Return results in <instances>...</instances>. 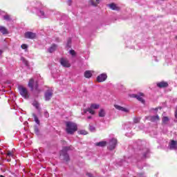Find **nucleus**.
<instances>
[{
	"label": "nucleus",
	"mask_w": 177,
	"mask_h": 177,
	"mask_svg": "<svg viewBox=\"0 0 177 177\" xmlns=\"http://www.w3.org/2000/svg\"><path fill=\"white\" fill-rule=\"evenodd\" d=\"M133 150L134 151L133 156H125L124 160H120L119 165L120 167H128V164H137L139 167V162L149 158L150 157V149L146 148V142L145 140H138L133 145Z\"/></svg>",
	"instance_id": "f257e3e1"
},
{
	"label": "nucleus",
	"mask_w": 177,
	"mask_h": 177,
	"mask_svg": "<svg viewBox=\"0 0 177 177\" xmlns=\"http://www.w3.org/2000/svg\"><path fill=\"white\" fill-rule=\"evenodd\" d=\"M27 9L32 13L37 15V16L41 19H46L47 17H49V15L46 12L48 9L45 6H43L41 2L32 1L30 3V6H28Z\"/></svg>",
	"instance_id": "f03ea898"
},
{
	"label": "nucleus",
	"mask_w": 177,
	"mask_h": 177,
	"mask_svg": "<svg viewBox=\"0 0 177 177\" xmlns=\"http://www.w3.org/2000/svg\"><path fill=\"white\" fill-rule=\"evenodd\" d=\"M66 124V133L69 135H73L74 132H76V131L78 129V127H77V123L71 121H67L65 122Z\"/></svg>",
	"instance_id": "7ed1b4c3"
},
{
	"label": "nucleus",
	"mask_w": 177,
	"mask_h": 177,
	"mask_svg": "<svg viewBox=\"0 0 177 177\" xmlns=\"http://www.w3.org/2000/svg\"><path fill=\"white\" fill-rule=\"evenodd\" d=\"M68 150H73V147H64L59 153L60 157L64 161H70V156L67 153Z\"/></svg>",
	"instance_id": "20e7f679"
},
{
	"label": "nucleus",
	"mask_w": 177,
	"mask_h": 177,
	"mask_svg": "<svg viewBox=\"0 0 177 177\" xmlns=\"http://www.w3.org/2000/svg\"><path fill=\"white\" fill-rule=\"evenodd\" d=\"M99 107H100V105L97 104H92L91 105L90 108H88L86 109H84V113L86 114V113H89L90 114H95V111L93 110V109H94L95 110H97V109H99Z\"/></svg>",
	"instance_id": "39448f33"
},
{
	"label": "nucleus",
	"mask_w": 177,
	"mask_h": 177,
	"mask_svg": "<svg viewBox=\"0 0 177 177\" xmlns=\"http://www.w3.org/2000/svg\"><path fill=\"white\" fill-rule=\"evenodd\" d=\"M144 96L145 95L142 93H139L138 94H130V97L137 99V100L140 102L142 104H145V103H146V101L145 100V99H143Z\"/></svg>",
	"instance_id": "423d86ee"
},
{
	"label": "nucleus",
	"mask_w": 177,
	"mask_h": 177,
	"mask_svg": "<svg viewBox=\"0 0 177 177\" xmlns=\"http://www.w3.org/2000/svg\"><path fill=\"white\" fill-rule=\"evenodd\" d=\"M19 91L21 96H22V97H24V99H28V97H30V95H28V91L24 86H20L19 87Z\"/></svg>",
	"instance_id": "0eeeda50"
},
{
	"label": "nucleus",
	"mask_w": 177,
	"mask_h": 177,
	"mask_svg": "<svg viewBox=\"0 0 177 177\" xmlns=\"http://www.w3.org/2000/svg\"><path fill=\"white\" fill-rule=\"evenodd\" d=\"M28 86L31 88V91H32L35 88V91L39 93V89H38V82H36V83L34 84V79L30 80L28 82Z\"/></svg>",
	"instance_id": "6e6552de"
},
{
	"label": "nucleus",
	"mask_w": 177,
	"mask_h": 177,
	"mask_svg": "<svg viewBox=\"0 0 177 177\" xmlns=\"http://www.w3.org/2000/svg\"><path fill=\"white\" fill-rule=\"evenodd\" d=\"M117 147V139L112 138L109 140L108 149L109 150H114Z\"/></svg>",
	"instance_id": "1a4fd4ad"
},
{
	"label": "nucleus",
	"mask_w": 177,
	"mask_h": 177,
	"mask_svg": "<svg viewBox=\"0 0 177 177\" xmlns=\"http://www.w3.org/2000/svg\"><path fill=\"white\" fill-rule=\"evenodd\" d=\"M59 63L62 67H65L66 68L71 67V64H70V62L66 58H61L59 59Z\"/></svg>",
	"instance_id": "9d476101"
},
{
	"label": "nucleus",
	"mask_w": 177,
	"mask_h": 177,
	"mask_svg": "<svg viewBox=\"0 0 177 177\" xmlns=\"http://www.w3.org/2000/svg\"><path fill=\"white\" fill-rule=\"evenodd\" d=\"M52 96H53V91L47 90L44 93V99L46 102H49V100L52 99Z\"/></svg>",
	"instance_id": "9b49d317"
},
{
	"label": "nucleus",
	"mask_w": 177,
	"mask_h": 177,
	"mask_svg": "<svg viewBox=\"0 0 177 177\" xmlns=\"http://www.w3.org/2000/svg\"><path fill=\"white\" fill-rule=\"evenodd\" d=\"M24 37L27 39H35L37 38V33L32 32H26L24 34Z\"/></svg>",
	"instance_id": "f8f14e48"
},
{
	"label": "nucleus",
	"mask_w": 177,
	"mask_h": 177,
	"mask_svg": "<svg viewBox=\"0 0 177 177\" xmlns=\"http://www.w3.org/2000/svg\"><path fill=\"white\" fill-rule=\"evenodd\" d=\"M107 80V74L102 73L97 77V82H104Z\"/></svg>",
	"instance_id": "ddd939ff"
},
{
	"label": "nucleus",
	"mask_w": 177,
	"mask_h": 177,
	"mask_svg": "<svg viewBox=\"0 0 177 177\" xmlns=\"http://www.w3.org/2000/svg\"><path fill=\"white\" fill-rule=\"evenodd\" d=\"M170 150H176L177 149V142L172 140L169 145Z\"/></svg>",
	"instance_id": "4468645a"
},
{
	"label": "nucleus",
	"mask_w": 177,
	"mask_h": 177,
	"mask_svg": "<svg viewBox=\"0 0 177 177\" xmlns=\"http://www.w3.org/2000/svg\"><path fill=\"white\" fill-rule=\"evenodd\" d=\"M114 107H115V109H116V110H119L120 111H124V113H128L129 111V110H128V109L124 108L118 104H115Z\"/></svg>",
	"instance_id": "2eb2a0df"
},
{
	"label": "nucleus",
	"mask_w": 177,
	"mask_h": 177,
	"mask_svg": "<svg viewBox=\"0 0 177 177\" xmlns=\"http://www.w3.org/2000/svg\"><path fill=\"white\" fill-rule=\"evenodd\" d=\"M158 88H167L168 86V82H160L156 84Z\"/></svg>",
	"instance_id": "dca6fc26"
},
{
	"label": "nucleus",
	"mask_w": 177,
	"mask_h": 177,
	"mask_svg": "<svg viewBox=\"0 0 177 177\" xmlns=\"http://www.w3.org/2000/svg\"><path fill=\"white\" fill-rule=\"evenodd\" d=\"M56 49H57V45L55 44H53L51 45V46L48 49V52L49 53H53V52H55V50H56Z\"/></svg>",
	"instance_id": "f3484780"
},
{
	"label": "nucleus",
	"mask_w": 177,
	"mask_h": 177,
	"mask_svg": "<svg viewBox=\"0 0 177 177\" xmlns=\"http://www.w3.org/2000/svg\"><path fill=\"white\" fill-rule=\"evenodd\" d=\"M0 32H1L3 35H6L9 34V32L8 31L7 28L2 26H0Z\"/></svg>",
	"instance_id": "a211bd4d"
},
{
	"label": "nucleus",
	"mask_w": 177,
	"mask_h": 177,
	"mask_svg": "<svg viewBox=\"0 0 177 177\" xmlns=\"http://www.w3.org/2000/svg\"><path fill=\"white\" fill-rule=\"evenodd\" d=\"M32 106L35 107L39 111H41V107H39V102L37 101H34L32 103Z\"/></svg>",
	"instance_id": "6ab92c4d"
},
{
	"label": "nucleus",
	"mask_w": 177,
	"mask_h": 177,
	"mask_svg": "<svg viewBox=\"0 0 177 177\" xmlns=\"http://www.w3.org/2000/svg\"><path fill=\"white\" fill-rule=\"evenodd\" d=\"M145 120H148V121H151V122H156V115L147 116L145 117Z\"/></svg>",
	"instance_id": "aec40b11"
},
{
	"label": "nucleus",
	"mask_w": 177,
	"mask_h": 177,
	"mask_svg": "<svg viewBox=\"0 0 177 177\" xmlns=\"http://www.w3.org/2000/svg\"><path fill=\"white\" fill-rule=\"evenodd\" d=\"M84 77H85V78H91V77H92V71H86L84 72Z\"/></svg>",
	"instance_id": "412c9836"
},
{
	"label": "nucleus",
	"mask_w": 177,
	"mask_h": 177,
	"mask_svg": "<svg viewBox=\"0 0 177 177\" xmlns=\"http://www.w3.org/2000/svg\"><path fill=\"white\" fill-rule=\"evenodd\" d=\"M106 141H101V142L95 143V146H98L99 147H104V146H106Z\"/></svg>",
	"instance_id": "4be33fe9"
},
{
	"label": "nucleus",
	"mask_w": 177,
	"mask_h": 177,
	"mask_svg": "<svg viewBox=\"0 0 177 177\" xmlns=\"http://www.w3.org/2000/svg\"><path fill=\"white\" fill-rule=\"evenodd\" d=\"M162 124H164L165 125H167V124H168V122H169V118L167 116H164L162 118Z\"/></svg>",
	"instance_id": "5701e85b"
},
{
	"label": "nucleus",
	"mask_w": 177,
	"mask_h": 177,
	"mask_svg": "<svg viewBox=\"0 0 177 177\" xmlns=\"http://www.w3.org/2000/svg\"><path fill=\"white\" fill-rule=\"evenodd\" d=\"M109 8L112 9V10H118V7H117L114 3L109 4Z\"/></svg>",
	"instance_id": "b1692460"
},
{
	"label": "nucleus",
	"mask_w": 177,
	"mask_h": 177,
	"mask_svg": "<svg viewBox=\"0 0 177 177\" xmlns=\"http://www.w3.org/2000/svg\"><path fill=\"white\" fill-rule=\"evenodd\" d=\"M32 117H33L36 124H37V125H39L40 122H39V119H38V116H37V115L35 113H32Z\"/></svg>",
	"instance_id": "393cba45"
},
{
	"label": "nucleus",
	"mask_w": 177,
	"mask_h": 177,
	"mask_svg": "<svg viewBox=\"0 0 177 177\" xmlns=\"http://www.w3.org/2000/svg\"><path fill=\"white\" fill-rule=\"evenodd\" d=\"M98 115L99 117H105L106 111H104V109H100Z\"/></svg>",
	"instance_id": "a878e982"
},
{
	"label": "nucleus",
	"mask_w": 177,
	"mask_h": 177,
	"mask_svg": "<svg viewBox=\"0 0 177 177\" xmlns=\"http://www.w3.org/2000/svg\"><path fill=\"white\" fill-rule=\"evenodd\" d=\"M124 129H127V127H133V123L131 122H128L124 124Z\"/></svg>",
	"instance_id": "bb28decb"
},
{
	"label": "nucleus",
	"mask_w": 177,
	"mask_h": 177,
	"mask_svg": "<svg viewBox=\"0 0 177 177\" xmlns=\"http://www.w3.org/2000/svg\"><path fill=\"white\" fill-rule=\"evenodd\" d=\"M97 3H100V0H96V3L93 1H91L92 6H97Z\"/></svg>",
	"instance_id": "cd10ccee"
},
{
	"label": "nucleus",
	"mask_w": 177,
	"mask_h": 177,
	"mask_svg": "<svg viewBox=\"0 0 177 177\" xmlns=\"http://www.w3.org/2000/svg\"><path fill=\"white\" fill-rule=\"evenodd\" d=\"M133 124H139L140 122V118H134L133 119Z\"/></svg>",
	"instance_id": "c85d7f7f"
},
{
	"label": "nucleus",
	"mask_w": 177,
	"mask_h": 177,
	"mask_svg": "<svg viewBox=\"0 0 177 177\" xmlns=\"http://www.w3.org/2000/svg\"><path fill=\"white\" fill-rule=\"evenodd\" d=\"M66 48H71V38H68L66 43Z\"/></svg>",
	"instance_id": "c756f323"
},
{
	"label": "nucleus",
	"mask_w": 177,
	"mask_h": 177,
	"mask_svg": "<svg viewBox=\"0 0 177 177\" xmlns=\"http://www.w3.org/2000/svg\"><path fill=\"white\" fill-rule=\"evenodd\" d=\"M3 17L4 20H6L7 21H10V16H9L8 15H4Z\"/></svg>",
	"instance_id": "7c9ffc66"
},
{
	"label": "nucleus",
	"mask_w": 177,
	"mask_h": 177,
	"mask_svg": "<svg viewBox=\"0 0 177 177\" xmlns=\"http://www.w3.org/2000/svg\"><path fill=\"white\" fill-rule=\"evenodd\" d=\"M89 131H91V132H95V131H96V128L93 125H89Z\"/></svg>",
	"instance_id": "2f4dec72"
},
{
	"label": "nucleus",
	"mask_w": 177,
	"mask_h": 177,
	"mask_svg": "<svg viewBox=\"0 0 177 177\" xmlns=\"http://www.w3.org/2000/svg\"><path fill=\"white\" fill-rule=\"evenodd\" d=\"M79 133L80 135H88V131H85V130H80L79 131Z\"/></svg>",
	"instance_id": "473e14b6"
},
{
	"label": "nucleus",
	"mask_w": 177,
	"mask_h": 177,
	"mask_svg": "<svg viewBox=\"0 0 177 177\" xmlns=\"http://www.w3.org/2000/svg\"><path fill=\"white\" fill-rule=\"evenodd\" d=\"M21 60L26 66H28V61L26 60V59H24V57H21Z\"/></svg>",
	"instance_id": "72a5a7b5"
},
{
	"label": "nucleus",
	"mask_w": 177,
	"mask_h": 177,
	"mask_svg": "<svg viewBox=\"0 0 177 177\" xmlns=\"http://www.w3.org/2000/svg\"><path fill=\"white\" fill-rule=\"evenodd\" d=\"M35 132L38 135L39 133V129H38V127L35 126Z\"/></svg>",
	"instance_id": "f704fd0d"
},
{
	"label": "nucleus",
	"mask_w": 177,
	"mask_h": 177,
	"mask_svg": "<svg viewBox=\"0 0 177 177\" xmlns=\"http://www.w3.org/2000/svg\"><path fill=\"white\" fill-rule=\"evenodd\" d=\"M21 49H28V46H27V44H22L21 46Z\"/></svg>",
	"instance_id": "c9c22d12"
},
{
	"label": "nucleus",
	"mask_w": 177,
	"mask_h": 177,
	"mask_svg": "<svg viewBox=\"0 0 177 177\" xmlns=\"http://www.w3.org/2000/svg\"><path fill=\"white\" fill-rule=\"evenodd\" d=\"M44 117H46V118H49V113L48 112V111H46L44 112Z\"/></svg>",
	"instance_id": "e433bc0d"
},
{
	"label": "nucleus",
	"mask_w": 177,
	"mask_h": 177,
	"mask_svg": "<svg viewBox=\"0 0 177 177\" xmlns=\"http://www.w3.org/2000/svg\"><path fill=\"white\" fill-rule=\"evenodd\" d=\"M139 129H140V131H143L145 129V124H140L139 127H138Z\"/></svg>",
	"instance_id": "4c0bfd02"
},
{
	"label": "nucleus",
	"mask_w": 177,
	"mask_h": 177,
	"mask_svg": "<svg viewBox=\"0 0 177 177\" xmlns=\"http://www.w3.org/2000/svg\"><path fill=\"white\" fill-rule=\"evenodd\" d=\"M70 54L72 55V56H75V51L74 50H71Z\"/></svg>",
	"instance_id": "58836bf2"
},
{
	"label": "nucleus",
	"mask_w": 177,
	"mask_h": 177,
	"mask_svg": "<svg viewBox=\"0 0 177 177\" xmlns=\"http://www.w3.org/2000/svg\"><path fill=\"white\" fill-rule=\"evenodd\" d=\"M137 177H146V176H145L144 174L140 173L138 174Z\"/></svg>",
	"instance_id": "ea45409f"
},
{
	"label": "nucleus",
	"mask_w": 177,
	"mask_h": 177,
	"mask_svg": "<svg viewBox=\"0 0 177 177\" xmlns=\"http://www.w3.org/2000/svg\"><path fill=\"white\" fill-rule=\"evenodd\" d=\"M72 0H68L67 1V4L68 5V6H71V3H72Z\"/></svg>",
	"instance_id": "a19ab883"
},
{
	"label": "nucleus",
	"mask_w": 177,
	"mask_h": 177,
	"mask_svg": "<svg viewBox=\"0 0 177 177\" xmlns=\"http://www.w3.org/2000/svg\"><path fill=\"white\" fill-rule=\"evenodd\" d=\"M150 135L151 136H152L153 138H155L156 137V133H154V131L152 133V132H150Z\"/></svg>",
	"instance_id": "79ce46f5"
},
{
	"label": "nucleus",
	"mask_w": 177,
	"mask_h": 177,
	"mask_svg": "<svg viewBox=\"0 0 177 177\" xmlns=\"http://www.w3.org/2000/svg\"><path fill=\"white\" fill-rule=\"evenodd\" d=\"M8 156H9V157H13V154H12V152H10V151L8 152Z\"/></svg>",
	"instance_id": "37998d69"
},
{
	"label": "nucleus",
	"mask_w": 177,
	"mask_h": 177,
	"mask_svg": "<svg viewBox=\"0 0 177 177\" xmlns=\"http://www.w3.org/2000/svg\"><path fill=\"white\" fill-rule=\"evenodd\" d=\"M156 120H160V117L158 116V115H156Z\"/></svg>",
	"instance_id": "c03bdc74"
},
{
	"label": "nucleus",
	"mask_w": 177,
	"mask_h": 177,
	"mask_svg": "<svg viewBox=\"0 0 177 177\" xmlns=\"http://www.w3.org/2000/svg\"><path fill=\"white\" fill-rule=\"evenodd\" d=\"M87 118H88V120H91L92 119V116H88Z\"/></svg>",
	"instance_id": "a18cd8bd"
},
{
	"label": "nucleus",
	"mask_w": 177,
	"mask_h": 177,
	"mask_svg": "<svg viewBox=\"0 0 177 177\" xmlns=\"http://www.w3.org/2000/svg\"><path fill=\"white\" fill-rule=\"evenodd\" d=\"M3 53V51H2V50H0V56H1V55H2Z\"/></svg>",
	"instance_id": "49530a36"
},
{
	"label": "nucleus",
	"mask_w": 177,
	"mask_h": 177,
	"mask_svg": "<svg viewBox=\"0 0 177 177\" xmlns=\"http://www.w3.org/2000/svg\"><path fill=\"white\" fill-rule=\"evenodd\" d=\"M7 161H8V162H10V160L8 159Z\"/></svg>",
	"instance_id": "de8ad7c7"
},
{
	"label": "nucleus",
	"mask_w": 177,
	"mask_h": 177,
	"mask_svg": "<svg viewBox=\"0 0 177 177\" xmlns=\"http://www.w3.org/2000/svg\"><path fill=\"white\" fill-rule=\"evenodd\" d=\"M139 168L142 169V168H143V167L140 166V167H139Z\"/></svg>",
	"instance_id": "09e8293b"
},
{
	"label": "nucleus",
	"mask_w": 177,
	"mask_h": 177,
	"mask_svg": "<svg viewBox=\"0 0 177 177\" xmlns=\"http://www.w3.org/2000/svg\"><path fill=\"white\" fill-rule=\"evenodd\" d=\"M0 177H5V176H2V175H0Z\"/></svg>",
	"instance_id": "8fccbe9b"
},
{
	"label": "nucleus",
	"mask_w": 177,
	"mask_h": 177,
	"mask_svg": "<svg viewBox=\"0 0 177 177\" xmlns=\"http://www.w3.org/2000/svg\"><path fill=\"white\" fill-rule=\"evenodd\" d=\"M176 39H177V36L176 37Z\"/></svg>",
	"instance_id": "3c124183"
}]
</instances>
